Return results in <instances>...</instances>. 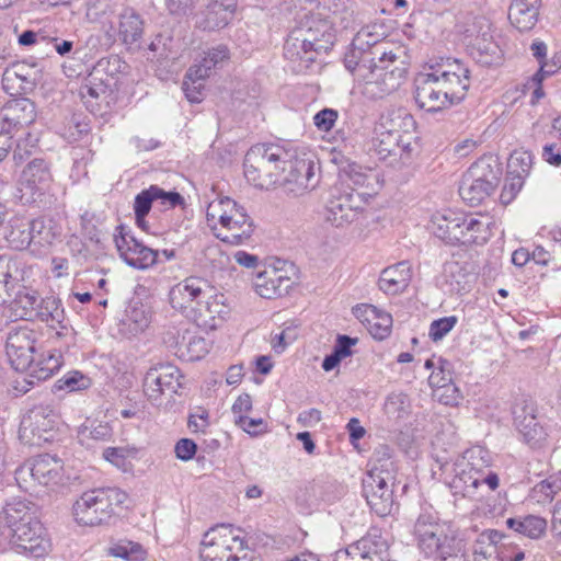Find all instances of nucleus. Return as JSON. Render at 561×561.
<instances>
[{
	"mask_svg": "<svg viewBox=\"0 0 561 561\" xmlns=\"http://www.w3.org/2000/svg\"><path fill=\"white\" fill-rule=\"evenodd\" d=\"M124 323L134 334L144 331L150 322V314L146 306L139 301L129 304L125 311Z\"/></svg>",
	"mask_w": 561,
	"mask_h": 561,
	"instance_id": "50",
	"label": "nucleus"
},
{
	"mask_svg": "<svg viewBox=\"0 0 561 561\" xmlns=\"http://www.w3.org/2000/svg\"><path fill=\"white\" fill-rule=\"evenodd\" d=\"M61 366V355L55 351L46 356H43L37 362H34L32 357V364L26 367V377L23 378L22 382L31 386L35 382L46 380L50 378Z\"/></svg>",
	"mask_w": 561,
	"mask_h": 561,
	"instance_id": "39",
	"label": "nucleus"
},
{
	"mask_svg": "<svg viewBox=\"0 0 561 561\" xmlns=\"http://www.w3.org/2000/svg\"><path fill=\"white\" fill-rule=\"evenodd\" d=\"M373 150L380 160L392 158V161L401 160L405 162L410 159L412 145L401 139V136L379 130L375 128L373 138Z\"/></svg>",
	"mask_w": 561,
	"mask_h": 561,
	"instance_id": "29",
	"label": "nucleus"
},
{
	"mask_svg": "<svg viewBox=\"0 0 561 561\" xmlns=\"http://www.w3.org/2000/svg\"><path fill=\"white\" fill-rule=\"evenodd\" d=\"M62 461L51 455H39L30 465L22 466L16 471V480L31 476L41 485L56 484L61 479Z\"/></svg>",
	"mask_w": 561,
	"mask_h": 561,
	"instance_id": "25",
	"label": "nucleus"
},
{
	"mask_svg": "<svg viewBox=\"0 0 561 561\" xmlns=\"http://www.w3.org/2000/svg\"><path fill=\"white\" fill-rule=\"evenodd\" d=\"M433 76L442 88L448 92L454 104L465 100L471 84L470 70L459 59L439 58L428 62Z\"/></svg>",
	"mask_w": 561,
	"mask_h": 561,
	"instance_id": "8",
	"label": "nucleus"
},
{
	"mask_svg": "<svg viewBox=\"0 0 561 561\" xmlns=\"http://www.w3.org/2000/svg\"><path fill=\"white\" fill-rule=\"evenodd\" d=\"M113 13V7L108 0H93L87 4V19L93 23H100L106 33L110 27V15Z\"/></svg>",
	"mask_w": 561,
	"mask_h": 561,
	"instance_id": "57",
	"label": "nucleus"
},
{
	"mask_svg": "<svg viewBox=\"0 0 561 561\" xmlns=\"http://www.w3.org/2000/svg\"><path fill=\"white\" fill-rule=\"evenodd\" d=\"M145 32V20L140 13L133 8H125L117 15V22H110L106 35L117 38L129 49L140 46V41Z\"/></svg>",
	"mask_w": 561,
	"mask_h": 561,
	"instance_id": "19",
	"label": "nucleus"
},
{
	"mask_svg": "<svg viewBox=\"0 0 561 561\" xmlns=\"http://www.w3.org/2000/svg\"><path fill=\"white\" fill-rule=\"evenodd\" d=\"M18 290L12 291L9 305L12 316L16 319L32 320L35 318L41 296L33 289L18 284Z\"/></svg>",
	"mask_w": 561,
	"mask_h": 561,
	"instance_id": "35",
	"label": "nucleus"
},
{
	"mask_svg": "<svg viewBox=\"0 0 561 561\" xmlns=\"http://www.w3.org/2000/svg\"><path fill=\"white\" fill-rule=\"evenodd\" d=\"M59 414L50 404L33 407L20 424V439L31 446L53 442L58 432Z\"/></svg>",
	"mask_w": 561,
	"mask_h": 561,
	"instance_id": "5",
	"label": "nucleus"
},
{
	"mask_svg": "<svg viewBox=\"0 0 561 561\" xmlns=\"http://www.w3.org/2000/svg\"><path fill=\"white\" fill-rule=\"evenodd\" d=\"M517 431L523 436L524 442L531 448L542 446L547 439V432L537 417H530L526 423L520 421V427Z\"/></svg>",
	"mask_w": 561,
	"mask_h": 561,
	"instance_id": "54",
	"label": "nucleus"
},
{
	"mask_svg": "<svg viewBox=\"0 0 561 561\" xmlns=\"http://www.w3.org/2000/svg\"><path fill=\"white\" fill-rule=\"evenodd\" d=\"M319 53L314 50L311 44L306 42L300 31L294 27L284 44V56L291 61H301L305 67H309L314 61Z\"/></svg>",
	"mask_w": 561,
	"mask_h": 561,
	"instance_id": "38",
	"label": "nucleus"
},
{
	"mask_svg": "<svg viewBox=\"0 0 561 561\" xmlns=\"http://www.w3.org/2000/svg\"><path fill=\"white\" fill-rule=\"evenodd\" d=\"M234 0H214L207 7L205 19L198 22L199 27L213 31L224 27L232 18L236 9Z\"/></svg>",
	"mask_w": 561,
	"mask_h": 561,
	"instance_id": "40",
	"label": "nucleus"
},
{
	"mask_svg": "<svg viewBox=\"0 0 561 561\" xmlns=\"http://www.w3.org/2000/svg\"><path fill=\"white\" fill-rule=\"evenodd\" d=\"M470 469L463 461L455 462V477L450 483L455 495L459 494L472 501H481L486 494L497 489L500 480L495 472L481 476L477 471H469Z\"/></svg>",
	"mask_w": 561,
	"mask_h": 561,
	"instance_id": "9",
	"label": "nucleus"
},
{
	"mask_svg": "<svg viewBox=\"0 0 561 561\" xmlns=\"http://www.w3.org/2000/svg\"><path fill=\"white\" fill-rule=\"evenodd\" d=\"M32 244L39 249H46L53 244L57 234L54 231L50 221L46 222L42 218L30 221Z\"/></svg>",
	"mask_w": 561,
	"mask_h": 561,
	"instance_id": "55",
	"label": "nucleus"
},
{
	"mask_svg": "<svg viewBox=\"0 0 561 561\" xmlns=\"http://www.w3.org/2000/svg\"><path fill=\"white\" fill-rule=\"evenodd\" d=\"M364 204L359 193L334 190L325 203V221L336 228L346 227L364 216Z\"/></svg>",
	"mask_w": 561,
	"mask_h": 561,
	"instance_id": "12",
	"label": "nucleus"
},
{
	"mask_svg": "<svg viewBox=\"0 0 561 561\" xmlns=\"http://www.w3.org/2000/svg\"><path fill=\"white\" fill-rule=\"evenodd\" d=\"M411 265L407 261L385 268L379 277V288L389 295L402 293L411 280Z\"/></svg>",
	"mask_w": 561,
	"mask_h": 561,
	"instance_id": "34",
	"label": "nucleus"
},
{
	"mask_svg": "<svg viewBox=\"0 0 561 561\" xmlns=\"http://www.w3.org/2000/svg\"><path fill=\"white\" fill-rule=\"evenodd\" d=\"M434 397L445 405H456L460 400L459 390L454 383L435 389Z\"/></svg>",
	"mask_w": 561,
	"mask_h": 561,
	"instance_id": "64",
	"label": "nucleus"
},
{
	"mask_svg": "<svg viewBox=\"0 0 561 561\" xmlns=\"http://www.w3.org/2000/svg\"><path fill=\"white\" fill-rule=\"evenodd\" d=\"M333 24L334 21H329L328 18L311 14L301 19L295 27L314 50L321 53L327 51L334 43Z\"/></svg>",
	"mask_w": 561,
	"mask_h": 561,
	"instance_id": "23",
	"label": "nucleus"
},
{
	"mask_svg": "<svg viewBox=\"0 0 561 561\" xmlns=\"http://www.w3.org/2000/svg\"><path fill=\"white\" fill-rule=\"evenodd\" d=\"M533 167V154L526 150H515L507 161L508 174L526 179Z\"/></svg>",
	"mask_w": 561,
	"mask_h": 561,
	"instance_id": "58",
	"label": "nucleus"
},
{
	"mask_svg": "<svg viewBox=\"0 0 561 561\" xmlns=\"http://www.w3.org/2000/svg\"><path fill=\"white\" fill-rule=\"evenodd\" d=\"M397 465L393 460V449L388 445H379L375 448L370 458V469L366 476L396 480Z\"/></svg>",
	"mask_w": 561,
	"mask_h": 561,
	"instance_id": "41",
	"label": "nucleus"
},
{
	"mask_svg": "<svg viewBox=\"0 0 561 561\" xmlns=\"http://www.w3.org/2000/svg\"><path fill=\"white\" fill-rule=\"evenodd\" d=\"M414 99L416 104L427 112H438L455 105L448 92L439 84L433 73H420L414 80Z\"/></svg>",
	"mask_w": 561,
	"mask_h": 561,
	"instance_id": "18",
	"label": "nucleus"
},
{
	"mask_svg": "<svg viewBox=\"0 0 561 561\" xmlns=\"http://www.w3.org/2000/svg\"><path fill=\"white\" fill-rule=\"evenodd\" d=\"M561 491V471L549 474L530 490L529 497L538 504H549Z\"/></svg>",
	"mask_w": 561,
	"mask_h": 561,
	"instance_id": "45",
	"label": "nucleus"
},
{
	"mask_svg": "<svg viewBox=\"0 0 561 561\" xmlns=\"http://www.w3.org/2000/svg\"><path fill=\"white\" fill-rule=\"evenodd\" d=\"M128 68L127 64L122 60L117 55L101 58L93 67V78L96 79H111L116 82V90L118 89V76L125 73Z\"/></svg>",
	"mask_w": 561,
	"mask_h": 561,
	"instance_id": "47",
	"label": "nucleus"
},
{
	"mask_svg": "<svg viewBox=\"0 0 561 561\" xmlns=\"http://www.w3.org/2000/svg\"><path fill=\"white\" fill-rule=\"evenodd\" d=\"M294 280L278 267L259 272L254 279L255 291L263 298L273 299L288 294Z\"/></svg>",
	"mask_w": 561,
	"mask_h": 561,
	"instance_id": "28",
	"label": "nucleus"
},
{
	"mask_svg": "<svg viewBox=\"0 0 561 561\" xmlns=\"http://www.w3.org/2000/svg\"><path fill=\"white\" fill-rule=\"evenodd\" d=\"M36 106L27 98L8 101L0 108V135L10 136L13 129L31 125L36 119Z\"/></svg>",
	"mask_w": 561,
	"mask_h": 561,
	"instance_id": "20",
	"label": "nucleus"
},
{
	"mask_svg": "<svg viewBox=\"0 0 561 561\" xmlns=\"http://www.w3.org/2000/svg\"><path fill=\"white\" fill-rule=\"evenodd\" d=\"M376 65H380L379 60H376ZM386 67H367L363 76L360 72H353L364 80L363 93L367 98L382 99L397 91L404 82L408 67L402 57Z\"/></svg>",
	"mask_w": 561,
	"mask_h": 561,
	"instance_id": "6",
	"label": "nucleus"
},
{
	"mask_svg": "<svg viewBox=\"0 0 561 561\" xmlns=\"http://www.w3.org/2000/svg\"><path fill=\"white\" fill-rule=\"evenodd\" d=\"M113 435L112 427L105 422H87L79 427L78 436L81 443L89 439L96 442L110 440Z\"/></svg>",
	"mask_w": 561,
	"mask_h": 561,
	"instance_id": "56",
	"label": "nucleus"
},
{
	"mask_svg": "<svg viewBox=\"0 0 561 561\" xmlns=\"http://www.w3.org/2000/svg\"><path fill=\"white\" fill-rule=\"evenodd\" d=\"M376 127L379 128V130L401 136V139L412 145V133L415 129V121L404 108L389 110L381 115L380 122Z\"/></svg>",
	"mask_w": 561,
	"mask_h": 561,
	"instance_id": "32",
	"label": "nucleus"
},
{
	"mask_svg": "<svg viewBox=\"0 0 561 561\" xmlns=\"http://www.w3.org/2000/svg\"><path fill=\"white\" fill-rule=\"evenodd\" d=\"M474 561H507L508 549L492 545L489 539L478 538L473 546Z\"/></svg>",
	"mask_w": 561,
	"mask_h": 561,
	"instance_id": "51",
	"label": "nucleus"
},
{
	"mask_svg": "<svg viewBox=\"0 0 561 561\" xmlns=\"http://www.w3.org/2000/svg\"><path fill=\"white\" fill-rule=\"evenodd\" d=\"M210 293H214V287L207 279L190 276L174 285L169 297L171 306L191 320L192 316H196V308L206 297H210Z\"/></svg>",
	"mask_w": 561,
	"mask_h": 561,
	"instance_id": "11",
	"label": "nucleus"
},
{
	"mask_svg": "<svg viewBox=\"0 0 561 561\" xmlns=\"http://www.w3.org/2000/svg\"><path fill=\"white\" fill-rule=\"evenodd\" d=\"M51 181L49 164L44 159H33L26 164L20 176L21 198L25 203L35 202L48 190Z\"/></svg>",
	"mask_w": 561,
	"mask_h": 561,
	"instance_id": "16",
	"label": "nucleus"
},
{
	"mask_svg": "<svg viewBox=\"0 0 561 561\" xmlns=\"http://www.w3.org/2000/svg\"><path fill=\"white\" fill-rule=\"evenodd\" d=\"M471 46V54L482 65L497 64L501 49L491 35V24L484 16H474L465 30Z\"/></svg>",
	"mask_w": 561,
	"mask_h": 561,
	"instance_id": "13",
	"label": "nucleus"
},
{
	"mask_svg": "<svg viewBox=\"0 0 561 561\" xmlns=\"http://www.w3.org/2000/svg\"><path fill=\"white\" fill-rule=\"evenodd\" d=\"M371 540L363 538L346 550H340L335 553L334 561H380L376 550H371Z\"/></svg>",
	"mask_w": 561,
	"mask_h": 561,
	"instance_id": "46",
	"label": "nucleus"
},
{
	"mask_svg": "<svg viewBox=\"0 0 561 561\" xmlns=\"http://www.w3.org/2000/svg\"><path fill=\"white\" fill-rule=\"evenodd\" d=\"M181 374L172 364H158L149 368L144 379V390L151 402H158L163 394L178 392Z\"/></svg>",
	"mask_w": 561,
	"mask_h": 561,
	"instance_id": "15",
	"label": "nucleus"
},
{
	"mask_svg": "<svg viewBox=\"0 0 561 561\" xmlns=\"http://www.w3.org/2000/svg\"><path fill=\"white\" fill-rule=\"evenodd\" d=\"M114 241L121 257L131 267L145 270L157 262L158 252L138 241L124 226L117 227Z\"/></svg>",
	"mask_w": 561,
	"mask_h": 561,
	"instance_id": "17",
	"label": "nucleus"
},
{
	"mask_svg": "<svg viewBox=\"0 0 561 561\" xmlns=\"http://www.w3.org/2000/svg\"><path fill=\"white\" fill-rule=\"evenodd\" d=\"M486 451L480 447L471 448L466 450L457 461H463L470 467L469 471L478 472L481 476H488L489 472H493L489 469V460L485 458Z\"/></svg>",
	"mask_w": 561,
	"mask_h": 561,
	"instance_id": "59",
	"label": "nucleus"
},
{
	"mask_svg": "<svg viewBox=\"0 0 561 561\" xmlns=\"http://www.w3.org/2000/svg\"><path fill=\"white\" fill-rule=\"evenodd\" d=\"M288 154L278 147L256 145L244 157V176L254 186L268 188L287 170Z\"/></svg>",
	"mask_w": 561,
	"mask_h": 561,
	"instance_id": "3",
	"label": "nucleus"
},
{
	"mask_svg": "<svg viewBox=\"0 0 561 561\" xmlns=\"http://www.w3.org/2000/svg\"><path fill=\"white\" fill-rule=\"evenodd\" d=\"M393 483L392 480L376 478L374 474L365 476L363 479V495L378 516H387L392 512L394 505Z\"/></svg>",
	"mask_w": 561,
	"mask_h": 561,
	"instance_id": "24",
	"label": "nucleus"
},
{
	"mask_svg": "<svg viewBox=\"0 0 561 561\" xmlns=\"http://www.w3.org/2000/svg\"><path fill=\"white\" fill-rule=\"evenodd\" d=\"M383 411L390 419H402L410 412V401L404 393H390L383 404Z\"/></svg>",
	"mask_w": 561,
	"mask_h": 561,
	"instance_id": "60",
	"label": "nucleus"
},
{
	"mask_svg": "<svg viewBox=\"0 0 561 561\" xmlns=\"http://www.w3.org/2000/svg\"><path fill=\"white\" fill-rule=\"evenodd\" d=\"M41 72L35 65L18 61L7 67L2 75V88L10 95L27 94L32 92Z\"/></svg>",
	"mask_w": 561,
	"mask_h": 561,
	"instance_id": "22",
	"label": "nucleus"
},
{
	"mask_svg": "<svg viewBox=\"0 0 561 561\" xmlns=\"http://www.w3.org/2000/svg\"><path fill=\"white\" fill-rule=\"evenodd\" d=\"M19 264L10 254L0 255V305H5L16 289Z\"/></svg>",
	"mask_w": 561,
	"mask_h": 561,
	"instance_id": "42",
	"label": "nucleus"
},
{
	"mask_svg": "<svg viewBox=\"0 0 561 561\" xmlns=\"http://www.w3.org/2000/svg\"><path fill=\"white\" fill-rule=\"evenodd\" d=\"M355 314L366 323L367 330L374 339L383 340L390 334L392 327V317L390 313L373 305H363L356 307Z\"/></svg>",
	"mask_w": 561,
	"mask_h": 561,
	"instance_id": "33",
	"label": "nucleus"
},
{
	"mask_svg": "<svg viewBox=\"0 0 561 561\" xmlns=\"http://www.w3.org/2000/svg\"><path fill=\"white\" fill-rule=\"evenodd\" d=\"M286 168V175L282 181V187L288 196H304L318 186L319 178L316 175L312 160L287 159Z\"/></svg>",
	"mask_w": 561,
	"mask_h": 561,
	"instance_id": "14",
	"label": "nucleus"
},
{
	"mask_svg": "<svg viewBox=\"0 0 561 561\" xmlns=\"http://www.w3.org/2000/svg\"><path fill=\"white\" fill-rule=\"evenodd\" d=\"M457 323L454 316L440 318L431 323L428 335L433 341L442 340Z\"/></svg>",
	"mask_w": 561,
	"mask_h": 561,
	"instance_id": "63",
	"label": "nucleus"
},
{
	"mask_svg": "<svg viewBox=\"0 0 561 561\" xmlns=\"http://www.w3.org/2000/svg\"><path fill=\"white\" fill-rule=\"evenodd\" d=\"M461 214L448 210L445 214H436L432 219L434 234L446 243L456 245L459 236V224Z\"/></svg>",
	"mask_w": 561,
	"mask_h": 561,
	"instance_id": "43",
	"label": "nucleus"
},
{
	"mask_svg": "<svg viewBox=\"0 0 561 561\" xmlns=\"http://www.w3.org/2000/svg\"><path fill=\"white\" fill-rule=\"evenodd\" d=\"M32 513L25 500L14 499L7 502L0 513V528L14 526L16 523L31 518Z\"/></svg>",
	"mask_w": 561,
	"mask_h": 561,
	"instance_id": "48",
	"label": "nucleus"
},
{
	"mask_svg": "<svg viewBox=\"0 0 561 561\" xmlns=\"http://www.w3.org/2000/svg\"><path fill=\"white\" fill-rule=\"evenodd\" d=\"M231 525H217L203 538L199 551L203 561H226L229 553L242 552L244 540Z\"/></svg>",
	"mask_w": 561,
	"mask_h": 561,
	"instance_id": "10",
	"label": "nucleus"
},
{
	"mask_svg": "<svg viewBox=\"0 0 561 561\" xmlns=\"http://www.w3.org/2000/svg\"><path fill=\"white\" fill-rule=\"evenodd\" d=\"M35 340L36 333L27 328H19L9 332L5 351L14 369L25 370L32 364Z\"/></svg>",
	"mask_w": 561,
	"mask_h": 561,
	"instance_id": "21",
	"label": "nucleus"
},
{
	"mask_svg": "<svg viewBox=\"0 0 561 561\" xmlns=\"http://www.w3.org/2000/svg\"><path fill=\"white\" fill-rule=\"evenodd\" d=\"M116 90V82L111 79H96L93 78V71H91L85 79V83L80 89L82 98L99 99L105 96L107 93H112Z\"/></svg>",
	"mask_w": 561,
	"mask_h": 561,
	"instance_id": "53",
	"label": "nucleus"
},
{
	"mask_svg": "<svg viewBox=\"0 0 561 561\" xmlns=\"http://www.w3.org/2000/svg\"><path fill=\"white\" fill-rule=\"evenodd\" d=\"M414 535L420 549L426 554L434 553L446 537L436 513L431 511L420 514L414 525Z\"/></svg>",
	"mask_w": 561,
	"mask_h": 561,
	"instance_id": "27",
	"label": "nucleus"
},
{
	"mask_svg": "<svg viewBox=\"0 0 561 561\" xmlns=\"http://www.w3.org/2000/svg\"><path fill=\"white\" fill-rule=\"evenodd\" d=\"M377 25L365 26L355 35L351 49L345 54L344 64L348 71L365 75L367 67L387 68L390 62L397 61L403 55L399 46L382 41V33L376 32Z\"/></svg>",
	"mask_w": 561,
	"mask_h": 561,
	"instance_id": "2",
	"label": "nucleus"
},
{
	"mask_svg": "<svg viewBox=\"0 0 561 561\" xmlns=\"http://www.w3.org/2000/svg\"><path fill=\"white\" fill-rule=\"evenodd\" d=\"M434 553H436V561H467L466 543L454 537H444Z\"/></svg>",
	"mask_w": 561,
	"mask_h": 561,
	"instance_id": "49",
	"label": "nucleus"
},
{
	"mask_svg": "<svg viewBox=\"0 0 561 561\" xmlns=\"http://www.w3.org/2000/svg\"><path fill=\"white\" fill-rule=\"evenodd\" d=\"M35 318L46 322L53 329H59L56 332L58 336L62 334V330L68 329V321L61 301L55 297L42 298L36 309Z\"/></svg>",
	"mask_w": 561,
	"mask_h": 561,
	"instance_id": "37",
	"label": "nucleus"
},
{
	"mask_svg": "<svg viewBox=\"0 0 561 561\" xmlns=\"http://www.w3.org/2000/svg\"><path fill=\"white\" fill-rule=\"evenodd\" d=\"M506 525L510 529L530 539H539L546 534L548 524L543 517L528 515L524 518H508Z\"/></svg>",
	"mask_w": 561,
	"mask_h": 561,
	"instance_id": "44",
	"label": "nucleus"
},
{
	"mask_svg": "<svg viewBox=\"0 0 561 561\" xmlns=\"http://www.w3.org/2000/svg\"><path fill=\"white\" fill-rule=\"evenodd\" d=\"M536 404L531 399L523 398L516 402L513 409L515 426L520 427V421L526 423L528 419L536 417Z\"/></svg>",
	"mask_w": 561,
	"mask_h": 561,
	"instance_id": "61",
	"label": "nucleus"
},
{
	"mask_svg": "<svg viewBox=\"0 0 561 561\" xmlns=\"http://www.w3.org/2000/svg\"><path fill=\"white\" fill-rule=\"evenodd\" d=\"M127 500V493L117 488H101L84 492L73 504V515L80 525L98 526L107 522L114 507Z\"/></svg>",
	"mask_w": 561,
	"mask_h": 561,
	"instance_id": "4",
	"label": "nucleus"
},
{
	"mask_svg": "<svg viewBox=\"0 0 561 561\" xmlns=\"http://www.w3.org/2000/svg\"><path fill=\"white\" fill-rule=\"evenodd\" d=\"M467 225H469L470 234H472L470 245L484 244L492 237L494 222L486 215H472Z\"/></svg>",
	"mask_w": 561,
	"mask_h": 561,
	"instance_id": "52",
	"label": "nucleus"
},
{
	"mask_svg": "<svg viewBox=\"0 0 561 561\" xmlns=\"http://www.w3.org/2000/svg\"><path fill=\"white\" fill-rule=\"evenodd\" d=\"M183 197L176 192H165L157 185L141 191L135 198L134 210L137 222H145V217L151 209L154 202L163 206L174 207L183 203Z\"/></svg>",
	"mask_w": 561,
	"mask_h": 561,
	"instance_id": "31",
	"label": "nucleus"
},
{
	"mask_svg": "<svg viewBox=\"0 0 561 561\" xmlns=\"http://www.w3.org/2000/svg\"><path fill=\"white\" fill-rule=\"evenodd\" d=\"M206 220L214 236L231 245L247 242L254 231L253 220L245 208L230 197L210 202Z\"/></svg>",
	"mask_w": 561,
	"mask_h": 561,
	"instance_id": "1",
	"label": "nucleus"
},
{
	"mask_svg": "<svg viewBox=\"0 0 561 561\" xmlns=\"http://www.w3.org/2000/svg\"><path fill=\"white\" fill-rule=\"evenodd\" d=\"M499 168L494 169L489 160L480 159L463 174L459 194L470 205H478L491 195L499 183Z\"/></svg>",
	"mask_w": 561,
	"mask_h": 561,
	"instance_id": "7",
	"label": "nucleus"
},
{
	"mask_svg": "<svg viewBox=\"0 0 561 561\" xmlns=\"http://www.w3.org/2000/svg\"><path fill=\"white\" fill-rule=\"evenodd\" d=\"M229 307L226 304L224 294L210 293V297H206L196 308V316H192L191 320L198 327L216 329L219 323L229 314Z\"/></svg>",
	"mask_w": 561,
	"mask_h": 561,
	"instance_id": "30",
	"label": "nucleus"
},
{
	"mask_svg": "<svg viewBox=\"0 0 561 561\" xmlns=\"http://www.w3.org/2000/svg\"><path fill=\"white\" fill-rule=\"evenodd\" d=\"M41 525L33 517L16 523L14 526L0 528V551L8 543L24 550H34L41 535Z\"/></svg>",
	"mask_w": 561,
	"mask_h": 561,
	"instance_id": "26",
	"label": "nucleus"
},
{
	"mask_svg": "<svg viewBox=\"0 0 561 561\" xmlns=\"http://www.w3.org/2000/svg\"><path fill=\"white\" fill-rule=\"evenodd\" d=\"M540 0H513L508 9V19L520 32L531 30L538 20Z\"/></svg>",
	"mask_w": 561,
	"mask_h": 561,
	"instance_id": "36",
	"label": "nucleus"
},
{
	"mask_svg": "<svg viewBox=\"0 0 561 561\" xmlns=\"http://www.w3.org/2000/svg\"><path fill=\"white\" fill-rule=\"evenodd\" d=\"M9 241L16 249H20V250L32 245L30 221L26 224H22L21 226L13 227L9 234Z\"/></svg>",
	"mask_w": 561,
	"mask_h": 561,
	"instance_id": "62",
	"label": "nucleus"
}]
</instances>
